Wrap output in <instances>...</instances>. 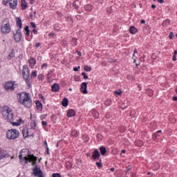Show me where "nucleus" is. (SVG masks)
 <instances>
[{
    "label": "nucleus",
    "mask_w": 177,
    "mask_h": 177,
    "mask_svg": "<svg viewBox=\"0 0 177 177\" xmlns=\"http://www.w3.org/2000/svg\"><path fill=\"white\" fill-rule=\"evenodd\" d=\"M1 114L3 118L12 124L13 127H19L21 125V124H24V120L21 119L20 117H15L13 116V111L12 109L9 108L8 106H5L2 107Z\"/></svg>",
    "instance_id": "1"
},
{
    "label": "nucleus",
    "mask_w": 177,
    "mask_h": 177,
    "mask_svg": "<svg viewBox=\"0 0 177 177\" xmlns=\"http://www.w3.org/2000/svg\"><path fill=\"white\" fill-rule=\"evenodd\" d=\"M19 160L22 165H26L28 162H32V165L33 167L37 165V158L34 155H31L28 149H24L21 151Z\"/></svg>",
    "instance_id": "2"
},
{
    "label": "nucleus",
    "mask_w": 177,
    "mask_h": 177,
    "mask_svg": "<svg viewBox=\"0 0 177 177\" xmlns=\"http://www.w3.org/2000/svg\"><path fill=\"white\" fill-rule=\"evenodd\" d=\"M18 102L23 104L25 107L30 108L32 106V101L30 95L26 92H22L17 95Z\"/></svg>",
    "instance_id": "3"
},
{
    "label": "nucleus",
    "mask_w": 177,
    "mask_h": 177,
    "mask_svg": "<svg viewBox=\"0 0 177 177\" xmlns=\"http://www.w3.org/2000/svg\"><path fill=\"white\" fill-rule=\"evenodd\" d=\"M10 31H12V28L10 27V23H9V20L4 19L1 25V34H9Z\"/></svg>",
    "instance_id": "4"
},
{
    "label": "nucleus",
    "mask_w": 177,
    "mask_h": 177,
    "mask_svg": "<svg viewBox=\"0 0 177 177\" xmlns=\"http://www.w3.org/2000/svg\"><path fill=\"white\" fill-rule=\"evenodd\" d=\"M19 134L20 133L18 130L11 129L7 131L6 138L8 139V140H13L15 139H17Z\"/></svg>",
    "instance_id": "5"
},
{
    "label": "nucleus",
    "mask_w": 177,
    "mask_h": 177,
    "mask_svg": "<svg viewBox=\"0 0 177 177\" xmlns=\"http://www.w3.org/2000/svg\"><path fill=\"white\" fill-rule=\"evenodd\" d=\"M22 75L24 80H26V84L30 86V85H31V83L30 82V71L28 70V67L26 65L23 67Z\"/></svg>",
    "instance_id": "6"
},
{
    "label": "nucleus",
    "mask_w": 177,
    "mask_h": 177,
    "mask_svg": "<svg viewBox=\"0 0 177 177\" xmlns=\"http://www.w3.org/2000/svg\"><path fill=\"white\" fill-rule=\"evenodd\" d=\"M4 88L6 90L12 92L15 89L19 88V84L13 81L7 82L4 85Z\"/></svg>",
    "instance_id": "7"
},
{
    "label": "nucleus",
    "mask_w": 177,
    "mask_h": 177,
    "mask_svg": "<svg viewBox=\"0 0 177 177\" xmlns=\"http://www.w3.org/2000/svg\"><path fill=\"white\" fill-rule=\"evenodd\" d=\"M34 129H35V123H34V127H32L30 129H24L22 131L24 137L29 138V136H34Z\"/></svg>",
    "instance_id": "8"
},
{
    "label": "nucleus",
    "mask_w": 177,
    "mask_h": 177,
    "mask_svg": "<svg viewBox=\"0 0 177 177\" xmlns=\"http://www.w3.org/2000/svg\"><path fill=\"white\" fill-rule=\"evenodd\" d=\"M14 39L16 42H20L21 38H23V35L21 34V30L20 29L17 30L13 32Z\"/></svg>",
    "instance_id": "9"
},
{
    "label": "nucleus",
    "mask_w": 177,
    "mask_h": 177,
    "mask_svg": "<svg viewBox=\"0 0 177 177\" xmlns=\"http://www.w3.org/2000/svg\"><path fill=\"white\" fill-rule=\"evenodd\" d=\"M88 82H83L80 85V91L82 93L86 95L88 93Z\"/></svg>",
    "instance_id": "10"
},
{
    "label": "nucleus",
    "mask_w": 177,
    "mask_h": 177,
    "mask_svg": "<svg viewBox=\"0 0 177 177\" xmlns=\"http://www.w3.org/2000/svg\"><path fill=\"white\" fill-rule=\"evenodd\" d=\"M8 157H9L8 152L5 149L0 148V160H3V158H8Z\"/></svg>",
    "instance_id": "11"
},
{
    "label": "nucleus",
    "mask_w": 177,
    "mask_h": 177,
    "mask_svg": "<svg viewBox=\"0 0 177 177\" xmlns=\"http://www.w3.org/2000/svg\"><path fill=\"white\" fill-rule=\"evenodd\" d=\"M9 5L10 9L15 10V9L17 8V0H9Z\"/></svg>",
    "instance_id": "12"
},
{
    "label": "nucleus",
    "mask_w": 177,
    "mask_h": 177,
    "mask_svg": "<svg viewBox=\"0 0 177 177\" xmlns=\"http://www.w3.org/2000/svg\"><path fill=\"white\" fill-rule=\"evenodd\" d=\"M92 157H93V160H97V158H99V157H100V152H99V150H97V149L94 150Z\"/></svg>",
    "instance_id": "13"
},
{
    "label": "nucleus",
    "mask_w": 177,
    "mask_h": 177,
    "mask_svg": "<svg viewBox=\"0 0 177 177\" xmlns=\"http://www.w3.org/2000/svg\"><path fill=\"white\" fill-rule=\"evenodd\" d=\"M28 63H29V65H30V67L31 68H34V66H35V64H37V62L35 61V59L34 58H30L29 60H28Z\"/></svg>",
    "instance_id": "14"
},
{
    "label": "nucleus",
    "mask_w": 177,
    "mask_h": 177,
    "mask_svg": "<svg viewBox=\"0 0 177 177\" xmlns=\"http://www.w3.org/2000/svg\"><path fill=\"white\" fill-rule=\"evenodd\" d=\"M60 89V86H59V84L55 83L52 86V91L53 92H58V91Z\"/></svg>",
    "instance_id": "15"
},
{
    "label": "nucleus",
    "mask_w": 177,
    "mask_h": 177,
    "mask_svg": "<svg viewBox=\"0 0 177 177\" xmlns=\"http://www.w3.org/2000/svg\"><path fill=\"white\" fill-rule=\"evenodd\" d=\"M75 115V111L74 109H70L67 112V117H74Z\"/></svg>",
    "instance_id": "16"
},
{
    "label": "nucleus",
    "mask_w": 177,
    "mask_h": 177,
    "mask_svg": "<svg viewBox=\"0 0 177 177\" xmlns=\"http://www.w3.org/2000/svg\"><path fill=\"white\" fill-rule=\"evenodd\" d=\"M129 31L131 34L135 35L136 32H138V28H136L135 26H130Z\"/></svg>",
    "instance_id": "17"
},
{
    "label": "nucleus",
    "mask_w": 177,
    "mask_h": 177,
    "mask_svg": "<svg viewBox=\"0 0 177 177\" xmlns=\"http://www.w3.org/2000/svg\"><path fill=\"white\" fill-rule=\"evenodd\" d=\"M84 9L86 10V12H92V10H93V6H92L91 4H88L84 6Z\"/></svg>",
    "instance_id": "18"
},
{
    "label": "nucleus",
    "mask_w": 177,
    "mask_h": 177,
    "mask_svg": "<svg viewBox=\"0 0 177 177\" xmlns=\"http://www.w3.org/2000/svg\"><path fill=\"white\" fill-rule=\"evenodd\" d=\"M100 151L102 156H104V154L107 153V149H106V147H100Z\"/></svg>",
    "instance_id": "19"
},
{
    "label": "nucleus",
    "mask_w": 177,
    "mask_h": 177,
    "mask_svg": "<svg viewBox=\"0 0 177 177\" xmlns=\"http://www.w3.org/2000/svg\"><path fill=\"white\" fill-rule=\"evenodd\" d=\"M36 106H37V110H39V111H42V103H41V102L37 101L36 102Z\"/></svg>",
    "instance_id": "20"
},
{
    "label": "nucleus",
    "mask_w": 177,
    "mask_h": 177,
    "mask_svg": "<svg viewBox=\"0 0 177 177\" xmlns=\"http://www.w3.org/2000/svg\"><path fill=\"white\" fill-rule=\"evenodd\" d=\"M62 104L64 107H67V106H68V100L67 98H64Z\"/></svg>",
    "instance_id": "21"
},
{
    "label": "nucleus",
    "mask_w": 177,
    "mask_h": 177,
    "mask_svg": "<svg viewBox=\"0 0 177 177\" xmlns=\"http://www.w3.org/2000/svg\"><path fill=\"white\" fill-rule=\"evenodd\" d=\"M21 7L22 9L24 10L25 9H27V2H26V0H21Z\"/></svg>",
    "instance_id": "22"
},
{
    "label": "nucleus",
    "mask_w": 177,
    "mask_h": 177,
    "mask_svg": "<svg viewBox=\"0 0 177 177\" xmlns=\"http://www.w3.org/2000/svg\"><path fill=\"white\" fill-rule=\"evenodd\" d=\"M71 136H73V138H77L78 135H80V133L77 130H73L71 133Z\"/></svg>",
    "instance_id": "23"
},
{
    "label": "nucleus",
    "mask_w": 177,
    "mask_h": 177,
    "mask_svg": "<svg viewBox=\"0 0 177 177\" xmlns=\"http://www.w3.org/2000/svg\"><path fill=\"white\" fill-rule=\"evenodd\" d=\"M91 114H93V116L95 118H99V112L96 110L91 111Z\"/></svg>",
    "instance_id": "24"
},
{
    "label": "nucleus",
    "mask_w": 177,
    "mask_h": 177,
    "mask_svg": "<svg viewBox=\"0 0 177 177\" xmlns=\"http://www.w3.org/2000/svg\"><path fill=\"white\" fill-rule=\"evenodd\" d=\"M76 164L77 165H78V168H81V167H82V160L81 159L76 160Z\"/></svg>",
    "instance_id": "25"
},
{
    "label": "nucleus",
    "mask_w": 177,
    "mask_h": 177,
    "mask_svg": "<svg viewBox=\"0 0 177 177\" xmlns=\"http://www.w3.org/2000/svg\"><path fill=\"white\" fill-rule=\"evenodd\" d=\"M136 145L139 147H142V146H143V141L138 140L136 141Z\"/></svg>",
    "instance_id": "26"
},
{
    "label": "nucleus",
    "mask_w": 177,
    "mask_h": 177,
    "mask_svg": "<svg viewBox=\"0 0 177 177\" xmlns=\"http://www.w3.org/2000/svg\"><path fill=\"white\" fill-rule=\"evenodd\" d=\"M17 26L19 27V28H21V19L20 18L17 19Z\"/></svg>",
    "instance_id": "27"
},
{
    "label": "nucleus",
    "mask_w": 177,
    "mask_h": 177,
    "mask_svg": "<svg viewBox=\"0 0 177 177\" xmlns=\"http://www.w3.org/2000/svg\"><path fill=\"white\" fill-rule=\"evenodd\" d=\"M113 103V101L111 100L108 99L105 101L104 104L105 106H111V104Z\"/></svg>",
    "instance_id": "28"
},
{
    "label": "nucleus",
    "mask_w": 177,
    "mask_h": 177,
    "mask_svg": "<svg viewBox=\"0 0 177 177\" xmlns=\"http://www.w3.org/2000/svg\"><path fill=\"white\" fill-rule=\"evenodd\" d=\"M72 167H73V164H71V162H67L66 163V169H71Z\"/></svg>",
    "instance_id": "29"
},
{
    "label": "nucleus",
    "mask_w": 177,
    "mask_h": 177,
    "mask_svg": "<svg viewBox=\"0 0 177 177\" xmlns=\"http://www.w3.org/2000/svg\"><path fill=\"white\" fill-rule=\"evenodd\" d=\"M97 167L100 169L103 167V164L102 163V160H100V162H96Z\"/></svg>",
    "instance_id": "30"
},
{
    "label": "nucleus",
    "mask_w": 177,
    "mask_h": 177,
    "mask_svg": "<svg viewBox=\"0 0 177 177\" xmlns=\"http://www.w3.org/2000/svg\"><path fill=\"white\" fill-rule=\"evenodd\" d=\"M37 74H38V72L37 71H33L31 73V78H36L37 77Z\"/></svg>",
    "instance_id": "31"
},
{
    "label": "nucleus",
    "mask_w": 177,
    "mask_h": 177,
    "mask_svg": "<svg viewBox=\"0 0 177 177\" xmlns=\"http://www.w3.org/2000/svg\"><path fill=\"white\" fill-rule=\"evenodd\" d=\"M129 104H128V101H124L123 104L122 105V109H127Z\"/></svg>",
    "instance_id": "32"
},
{
    "label": "nucleus",
    "mask_w": 177,
    "mask_h": 177,
    "mask_svg": "<svg viewBox=\"0 0 177 177\" xmlns=\"http://www.w3.org/2000/svg\"><path fill=\"white\" fill-rule=\"evenodd\" d=\"M72 45H73V46H77V39H76V38H73V39H72Z\"/></svg>",
    "instance_id": "33"
},
{
    "label": "nucleus",
    "mask_w": 177,
    "mask_h": 177,
    "mask_svg": "<svg viewBox=\"0 0 177 177\" xmlns=\"http://www.w3.org/2000/svg\"><path fill=\"white\" fill-rule=\"evenodd\" d=\"M84 69V71H92V68H91V66H85Z\"/></svg>",
    "instance_id": "34"
},
{
    "label": "nucleus",
    "mask_w": 177,
    "mask_h": 177,
    "mask_svg": "<svg viewBox=\"0 0 177 177\" xmlns=\"http://www.w3.org/2000/svg\"><path fill=\"white\" fill-rule=\"evenodd\" d=\"M114 93L115 95H118V96H121V95H122V92L121 91H115Z\"/></svg>",
    "instance_id": "35"
},
{
    "label": "nucleus",
    "mask_w": 177,
    "mask_h": 177,
    "mask_svg": "<svg viewBox=\"0 0 177 177\" xmlns=\"http://www.w3.org/2000/svg\"><path fill=\"white\" fill-rule=\"evenodd\" d=\"M169 23H171V21H169V19H167L163 21V26H167V24H169Z\"/></svg>",
    "instance_id": "36"
},
{
    "label": "nucleus",
    "mask_w": 177,
    "mask_h": 177,
    "mask_svg": "<svg viewBox=\"0 0 177 177\" xmlns=\"http://www.w3.org/2000/svg\"><path fill=\"white\" fill-rule=\"evenodd\" d=\"M82 75H83L84 80H88V75H86V73H85V72L82 73Z\"/></svg>",
    "instance_id": "37"
},
{
    "label": "nucleus",
    "mask_w": 177,
    "mask_h": 177,
    "mask_svg": "<svg viewBox=\"0 0 177 177\" xmlns=\"http://www.w3.org/2000/svg\"><path fill=\"white\" fill-rule=\"evenodd\" d=\"M136 53H138V50L136 48H135L134 50H133V59H136L135 58V57H136Z\"/></svg>",
    "instance_id": "38"
},
{
    "label": "nucleus",
    "mask_w": 177,
    "mask_h": 177,
    "mask_svg": "<svg viewBox=\"0 0 177 177\" xmlns=\"http://www.w3.org/2000/svg\"><path fill=\"white\" fill-rule=\"evenodd\" d=\"M54 30H55L56 31H59L60 30V27L57 25H55Z\"/></svg>",
    "instance_id": "39"
},
{
    "label": "nucleus",
    "mask_w": 177,
    "mask_h": 177,
    "mask_svg": "<svg viewBox=\"0 0 177 177\" xmlns=\"http://www.w3.org/2000/svg\"><path fill=\"white\" fill-rule=\"evenodd\" d=\"M8 2H9V1H8V0H3L2 1V5H4V6H6L8 5Z\"/></svg>",
    "instance_id": "40"
},
{
    "label": "nucleus",
    "mask_w": 177,
    "mask_h": 177,
    "mask_svg": "<svg viewBox=\"0 0 177 177\" xmlns=\"http://www.w3.org/2000/svg\"><path fill=\"white\" fill-rule=\"evenodd\" d=\"M174 37V33L172 32H171L169 35V38H170V39H173Z\"/></svg>",
    "instance_id": "41"
},
{
    "label": "nucleus",
    "mask_w": 177,
    "mask_h": 177,
    "mask_svg": "<svg viewBox=\"0 0 177 177\" xmlns=\"http://www.w3.org/2000/svg\"><path fill=\"white\" fill-rule=\"evenodd\" d=\"M53 177H62V176L57 173H54L53 174Z\"/></svg>",
    "instance_id": "42"
},
{
    "label": "nucleus",
    "mask_w": 177,
    "mask_h": 177,
    "mask_svg": "<svg viewBox=\"0 0 177 177\" xmlns=\"http://www.w3.org/2000/svg\"><path fill=\"white\" fill-rule=\"evenodd\" d=\"M46 114H43L40 116L41 120H45L46 118Z\"/></svg>",
    "instance_id": "43"
},
{
    "label": "nucleus",
    "mask_w": 177,
    "mask_h": 177,
    "mask_svg": "<svg viewBox=\"0 0 177 177\" xmlns=\"http://www.w3.org/2000/svg\"><path fill=\"white\" fill-rule=\"evenodd\" d=\"M48 67V64L46 63H44L42 66H41V68L44 69V68H46Z\"/></svg>",
    "instance_id": "44"
},
{
    "label": "nucleus",
    "mask_w": 177,
    "mask_h": 177,
    "mask_svg": "<svg viewBox=\"0 0 177 177\" xmlns=\"http://www.w3.org/2000/svg\"><path fill=\"white\" fill-rule=\"evenodd\" d=\"M41 124L43 125V127H46V125H48V122L46 121H42Z\"/></svg>",
    "instance_id": "45"
},
{
    "label": "nucleus",
    "mask_w": 177,
    "mask_h": 177,
    "mask_svg": "<svg viewBox=\"0 0 177 177\" xmlns=\"http://www.w3.org/2000/svg\"><path fill=\"white\" fill-rule=\"evenodd\" d=\"M132 169V165H129L127 167V171H131Z\"/></svg>",
    "instance_id": "46"
},
{
    "label": "nucleus",
    "mask_w": 177,
    "mask_h": 177,
    "mask_svg": "<svg viewBox=\"0 0 177 177\" xmlns=\"http://www.w3.org/2000/svg\"><path fill=\"white\" fill-rule=\"evenodd\" d=\"M80 68H81V66H77L73 68V71H78V70H80Z\"/></svg>",
    "instance_id": "47"
},
{
    "label": "nucleus",
    "mask_w": 177,
    "mask_h": 177,
    "mask_svg": "<svg viewBox=\"0 0 177 177\" xmlns=\"http://www.w3.org/2000/svg\"><path fill=\"white\" fill-rule=\"evenodd\" d=\"M26 40H27V41H31V39H32V37H30V36H26Z\"/></svg>",
    "instance_id": "48"
},
{
    "label": "nucleus",
    "mask_w": 177,
    "mask_h": 177,
    "mask_svg": "<svg viewBox=\"0 0 177 177\" xmlns=\"http://www.w3.org/2000/svg\"><path fill=\"white\" fill-rule=\"evenodd\" d=\"M30 25L32 27V28H35V27H37V26L35 25V24L34 22H31Z\"/></svg>",
    "instance_id": "49"
},
{
    "label": "nucleus",
    "mask_w": 177,
    "mask_h": 177,
    "mask_svg": "<svg viewBox=\"0 0 177 177\" xmlns=\"http://www.w3.org/2000/svg\"><path fill=\"white\" fill-rule=\"evenodd\" d=\"M133 63L136 64V66H140V63L137 64L136 63V58H133Z\"/></svg>",
    "instance_id": "50"
},
{
    "label": "nucleus",
    "mask_w": 177,
    "mask_h": 177,
    "mask_svg": "<svg viewBox=\"0 0 177 177\" xmlns=\"http://www.w3.org/2000/svg\"><path fill=\"white\" fill-rule=\"evenodd\" d=\"M73 6L74 8H75V9H78V6H77V3L75 2H73Z\"/></svg>",
    "instance_id": "51"
},
{
    "label": "nucleus",
    "mask_w": 177,
    "mask_h": 177,
    "mask_svg": "<svg viewBox=\"0 0 177 177\" xmlns=\"http://www.w3.org/2000/svg\"><path fill=\"white\" fill-rule=\"evenodd\" d=\"M115 62H117V59H110L109 60L110 63H115Z\"/></svg>",
    "instance_id": "52"
},
{
    "label": "nucleus",
    "mask_w": 177,
    "mask_h": 177,
    "mask_svg": "<svg viewBox=\"0 0 177 177\" xmlns=\"http://www.w3.org/2000/svg\"><path fill=\"white\" fill-rule=\"evenodd\" d=\"M33 34H35V35H37V34H38V30H37L36 29H33Z\"/></svg>",
    "instance_id": "53"
},
{
    "label": "nucleus",
    "mask_w": 177,
    "mask_h": 177,
    "mask_svg": "<svg viewBox=\"0 0 177 177\" xmlns=\"http://www.w3.org/2000/svg\"><path fill=\"white\" fill-rule=\"evenodd\" d=\"M39 46H41V44L37 43L36 45H35V47L36 48H39Z\"/></svg>",
    "instance_id": "54"
},
{
    "label": "nucleus",
    "mask_w": 177,
    "mask_h": 177,
    "mask_svg": "<svg viewBox=\"0 0 177 177\" xmlns=\"http://www.w3.org/2000/svg\"><path fill=\"white\" fill-rule=\"evenodd\" d=\"M25 31H30V28H28V26H26Z\"/></svg>",
    "instance_id": "55"
},
{
    "label": "nucleus",
    "mask_w": 177,
    "mask_h": 177,
    "mask_svg": "<svg viewBox=\"0 0 177 177\" xmlns=\"http://www.w3.org/2000/svg\"><path fill=\"white\" fill-rule=\"evenodd\" d=\"M26 37L30 36V30L26 31Z\"/></svg>",
    "instance_id": "56"
},
{
    "label": "nucleus",
    "mask_w": 177,
    "mask_h": 177,
    "mask_svg": "<svg viewBox=\"0 0 177 177\" xmlns=\"http://www.w3.org/2000/svg\"><path fill=\"white\" fill-rule=\"evenodd\" d=\"M67 19H68L69 21H73V18H71V17H67Z\"/></svg>",
    "instance_id": "57"
},
{
    "label": "nucleus",
    "mask_w": 177,
    "mask_h": 177,
    "mask_svg": "<svg viewBox=\"0 0 177 177\" xmlns=\"http://www.w3.org/2000/svg\"><path fill=\"white\" fill-rule=\"evenodd\" d=\"M173 61L176 62V55L173 56Z\"/></svg>",
    "instance_id": "58"
},
{
    "label": "nucleus",
    "mask_w": 177,
    "mask_h": 177,
    "mask_svg": "<svg viewBox=\"0 0 177 177\" xmlns=\"http://www.w3.org/2000/svg\"><path fill=\"white\" fill-rule=\"evenodd\" d=\"M141 24H145L146 23V21L145 19L141 20L140 21Z\"/></svg>",
    "instance_id": "59"
},
{
    "label": "nucleus",
    "mask_w": 177,
    "mask_h": 177,
    "mask_svg": "<svg viewBox=\"0 0 177 177\" xmlns=\"http://www.w3.org/2000/svg\"><path fill=\"white\" fill-rule=\"evenodd\" d=\"M159 3H164V0H158Z\"/></svg>",
    "instance_id": "60"
},
{
    "label": "nucleus",
    "mask_w": 177,
    "mask_h": 177,
    "mask_svg": "<svg viewBox=\"0 0 177 177\" xmlns=\"http://www.w3.org/2000/svg\"><path fill=\"white\" fill-rule=\"evenodd\" d=\"M173 100L174 102H177V97H174Z\"/></svg>",
    "instance_id": "61"
},
{
    "label": "nucleus",
    "mask_w": 177,
    "mask_h": 177,
    "mask_svg": "<svg viewBox=\"0 0 177 177\" xmlns=\"http://www.w3.org/2000/svg\"><path fill=\"white\" fill-rule=\"evenodd\" d=\"M47 78H48V80H50V73H48V74H47Z\"/></svg>",
    "instance_id": "62"
},
{
    "label": "nucleus",
    "mask_w": 177,
    "mask_h": 177,
    "mask_svg": "<svg viewBox=\"0 0 177 177\" xmlns=\"http://www.w3.org/2000/svg\"><path fill=\"white\" fill-rule=\"evenodd\" d=\"M77 55H78V56H81V52L77 51Z\"/></svg>",
    "instance_id": "63"
},
{
    "label": "nucleus",
    "mask_w": 177,
    "mask_h": 177,
    "mask_svg": "<svg viewBox=\"0 0 177 177\" xmlns=\"http://www.w3.org/2000/svg\"><path fill=\"white\" fill-rule=\"evenodd\" d=\"M177 55V50H174V56H176Z\"/></svg>",
    "instance_id": "64"
}]
</instances>
